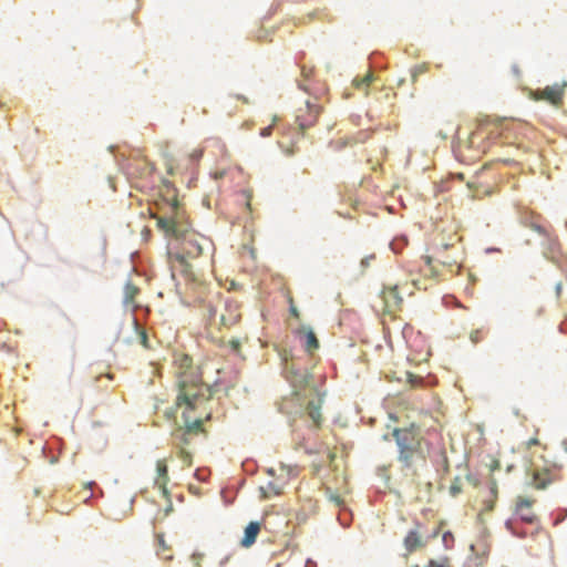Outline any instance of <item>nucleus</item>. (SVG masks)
<instances>
[{
    "mask_svg": "<svg viewBox=\"0 0 567 567\" xmlns=\"http://www.w3.org/2000/svg\"><path fill=\"white\" fill-rule=\"evenodd\" d=\"M282 373L293 391L278 402V411L288 417L295 450L303 446L307 434L321 426L323 394L315 383L313 374L288 355L282 354Z\"/></svg>",
    "mask_w": 567,
    "mask_h": 567,
    "instance_id": "nucleus-1",
    "label": "nucleus"
},
{
    "mask_svg": "<svg viewBox=\"0 0 567 567\" xmlns=\"http://www.w3.org/2000/svg\"><path fill=\"white\" fill-rule=\"evenodd\" d=\"M169 200V212L157 219V226L167 237L179 241L177 251L172 257V277L178 272L185 279H194L190 260L200 257L204 251L213 248L209 238L192 231L185 210L182 208L175 195Z\"/></svg>",
    "mask_w": 567,
    "mask_h": 567,
    "instance_id": "nucleus-2",
    "label": "nucleus"
},
{
    "mask_svg": "<svg viewBox=\"0 0 567 567\" xmlns=\"http://www.w3.org/2000/svg\"><path fill=\"white\" fill-rule=\"evenodd\" d=\"M210 391L208 385L204 383H187L186 381L179 382V393L176 398V408H171L165 412L167 420L176 419L177 409L185 406L181 415V423L176 422L173 429L172 444L174 447L186 449L189 446L194 439L199 434H205L204 421L200 417H190L189 410H194L197 402L208 399Z\"/></svg>",
    "mask_w": 567,
    "mask_h": 567,
    "instance_id": "nucleus-3",
    "label": "nucleus"
},
{
    "mask_svg": "<svg viewBox=\"0 0 567 567\" xmlns=\"http://www.w3.org/2000/svg\"><path fill=\"white\" fill-rule=\"evenodd\" d=\"M392 436L398 445V462L401 472L404 476H415L417 470L426 462L429 443L414 424L409 427L394 429Z\"/></svg>",
    "mask_w": 567,
    "mask_h": 567,
    "instance_id": "nucleus-4",
    "label": "nucleus"
},
{
    "mask_svg": "<svg viewBox=\"0 0 567 567\" xmlns=\"http://www.w3.org/2000/svg\"><path fill=\"white\" fill-rule=\"evenodd\" d=\"M321 110V105L317 102L307 100L305 106H301L296 111L295 122L302 134L316 124Z\"/></svg>",
    "mask_w": 567,
    "mask_h": 567,
    "instance_id": "nucleus-5",
    "label": "nucleus"
},
{
    "mask_svg": "<svg viewBox=\"0 0 567 567\" xmlns=\"http://www.w3.org/2000/svg\"><path fill=\"white\" fill-rule=\"evenodd\" d=\"M528 474L532 476V483L537 489H545L557 480L556 471H551L549 468L530 466L528 468Z\"/></svg>",
    "mask_w": 567,
    "mask_h": 567,
    "instance_id": "nucleus-6",
    "label": "nucleus"
},
{
    "mask_svg": "<svg viewBox=\"0 0 567 567\" xmlns=\"http://www.w3.org/2000/svg\"><path fill=\"white\" fill-rule=\"evenodd\" d=\"M241 305L236 299H227L225 301L224 312L220 315V324L225 328H230L231 326L239 322L241 318L240 312Z\"/></svg>",
    "mask_w": 567,
    "mask_h": 567,
    "instance_id": "nucleus-7",
    "label": "nucleus"
},
{
    "mask_svg": "<svg viewBox=\"0 0 567 567\" xmlns=\"http://www.w3.org/2000/svg\"><path fill=\"white\" fill-rule=\"evenodd\" d=\"M543 238V255L554 264H558L559 244L556 237H553L547 229L545 234L539 235Z\"/></svg>",
    "mask_w": 567,
    "mask_h": 567,
    "instance_id": "nucleus-8",
    "label": "nucleus"
},
{
    "mask_svg": "<svg viewBox=\"0 0 567 567\" xmlns=\"http://www.w3.org/2000/svg\"><path fill=\"white\" fill-rule=\"evenodd\" d=\"M519 223L532 230L536 231L538 235L545 234V227L542 225V217L533 212L524 210L519 215Z\"/></svg>",
    "mask_w": 567,
    "mask_h": 567,
    "instance_id": "nucleus-9",
    "label": "nucleus"
},
{
    "mask_svg": "<svg viewBox=\"0 0 567 567\" xmlns=\"http://www.w3.org/2000/svg\"><path fill=\"white\" fill-rule=\"evenodd\" d=\"M534 501L518 496L516 502V514L520 520L526 524H533L536 519L535 515L529 511Z\"/></svg>",
    "mask_w": 567,
    "mask_h": 567,
    "instance_id": "nucleus-10",
    "label": "nucleus"
},
{
    "mask_svg": "<svg viewBox=\"0 0 567 567\" xmlns=\"http://www.w3.org/2000/svg\"><path fill=\"white\" fill-rule=\"evenodd\" d=\"M169 482L168 466L166 460H158L156 463L155 485L162 491L164 496L168 495L167 483Z\"/></svg>",
    "mask_w": 567,
    "mask_h": 567,
    "instance_id": "nucleus-11",
    "label": "nucleus"
},
{
    "mask_svg": "<svg viewBox=\"0 0 567 567\" xmlns=\"http://www.w3.org/2000/svg\"><path fill=\"white\" fill-rule=\"evenodd\" d=\"M426 544L416 530H410L404 538V547L409 554L421 549Z\"/></svg>",
    "mask_w": 567,
    "mask_h": 567,
    "instance_id": "nucleus-12",
    "label": "nucleus"
},
{
    "mask_svg": "<svg viewBox=\"0 0 567 567\" xmlns=\"http://www.w3.org/2000/svg\"><path fill=\"white\" fill-rule=\"evenodd\" d=\"M542 99L549 101L554 105H559L563 100V86L558 84L546 86L542 91Z\"/></svg>",
    "mask_w": 567,
    "mask_h": 567,
    "instance_id": "nucleus-13",
    "label": "nucleus"
},
{
    "mask_svg": "<svg viewBox=\"0 0 567 567\" xmlns=\"http://www.w3.org/2000/svg\"><path fill=\"white\" fill-rule=\"evenodd\" d=\"M300 333L305 336L303 347L308 353L312 354L319 349V340L310 327H302Z\"/></svg>",
    "mask_w": 567,
    "mask_h": 567,
    "instance_id": "nucleus-14",
    "label": "nucleus"
},
{
    "mask_svg": "<svg viewBox=\"0 0 567 567\" xmlns=\"http://www.w3.org/2000/svg\"><path fill=\"white\" fill-rule=\"evenodd\" d=\"M260 532V525L257 522H251L248 524V526L245 528V535L241 539V546L243 547H250L255 542Z\"/></svg>",
    "mask_w": 567,
    "mask_h": 567,
    "instance_id": "nucleus-15",
    "label": "nucleus"
},
{
    "mask_svg": "<svg viewBox=\"0 0 567 567\" xmlns=\"http://www.w3.org/2000/svg\"><path fill=\"white\" fill-rule=\"evenodd\" d=\"M132 324H133L134 331L138 338L140 343L145 349H151L152 346L150 343V338H148L146 328L141 324V322L138 321V319L136 317H133Z\"/></svg>",
    "mask_w": 567,
    "mask_h": 567,
    "instance_id": "nucleus-16",
    "label": "nucleus"
},
{
    "mask_svg": "<svg viewBox=\"0 0 567 567\" xmlns=\"http://www.w3.org/2000/svg\"><path fill=\"white\" fill-rule=\"evenodd\" d=\"M140 289L132 282H127L124 288V302L126 305L134 302Z\"/></svg>",
    "mask_w": 567,
    "mask_h": 567,
    "instance_id": "nucleus-17",
    "label": "nucleus"
},
{
    "mask_svg": "<svg viewBox=\"0 0 567 567\" xmlns=\"http://www.w3.org/2000/svg\"><path fill=\"white\" fill-rule=\"evenodd\" d=\"M136 169L141 176L150 175L154 171V165L146 159L136 161Z\"/></svg>",
    "mask_w": 567,
    "mask_h": 567,
    "instance_id": "nucleus-18",
    "label": "nucleus"
},
{
    "mask_svg": "<svg viewBox=\"0 0 567 567\" xmlns=\"http://www.w3.org/2000/svg\"><path fill=\"white\" fill-rule=\"evenodd\" d=\"M408 245V238L405 236L395 237L390 243V248L394 254H399Z\"/></svg>",
    "mask_w": 567,
    "mask_h": 567,
    "instance_id": "nucleus-19",
    "label": "nucleus"
},
{
    "mask_svg": "<svg viewBox=\"0 0 567 567\" xmlns=\"http://www.w3.org/2000/svg\"><path fill=\"white\" fill-rule=\"evenodd\" d=\"M440 458L441 460H440V463L437 464L436 470L441 474V476L444 477L450 472V464H449V460H447L445 452L441 453Z\"/></svg>",
    "mask_w": 567,
    "mask_h": 567,
    "instance_id": "nucleus-20",
    "label": "nucleus"
},
{
    "mask_svg": "<svg viewBox=\"0 0 567 567\" xmlns=\"http://www.w3.org/2000/svg\"><path fill=\"white\" fill-rule=\"evenodd\" d=\"M373 81V75L368 73L363 78H355L353 84L357 89H367Z\"/></svg>",
    "mask_w": 567,
    "mask_h": 567,
    "instance_id": "nucleus-21",
    "label": "nucleus"
},
{
    "mask_svg": "<svg viewBox=\"0 0 567 567\" xmlns=\"http://www.w3.org/2000/svg\"><path fill=\"white\" fill-rule=\"evenodd\" d=\"M351 513L348 511V508H341L339 509V514H338V520L340 523V525L342 527H348L350 526V523H351Z\"/></svg>",
    "mask_w": 567,
    "mask_h": 567,
    "instance_id": "nucleus-22",
    "label": "nucleus"
},
{
    "mask_svg": "<svg viewBox=\"0 0 567 567\" xmlns=\"http://www.w3.org/2000/svg\"><path fill=\"white\" fill-rule=\"evenodd\" d=\"M177 449V456L182 460L183 464L185 466H190L193 463V455L190 452H188L186 449L176 447Z\"/></svg>",
    "mask_w": 567,
    "mask_h": 567,
    "instance_id": "nucleus-23",
    "label": "nucleus"
},
{
    "mask_svg": "<svg viewBox=\"0 0 567 567\" xmlns=\"http://www.w3.org/2000/svg\"><path fill=\"white\" fill-rule=\"evenodd\" d=\"M268 491H270L271 493H274V494L278 495V494H280V493H281V487H280V486H278L276 483L270 482V483L268 484V487H267V488H265V487H260L261 498H264V499L269 498Z\"/></svg>",
    "mask_w": 567,
    "mask_h": 567,
    "instance_id": "nucleus-24",
    "label": "nucleus"
},
{
    "mask_svg": "<svg viewBox=\"0 0 567 567\" xmlns=\"http://www.w3.org/2000/svg\"><path fill=\"white\" fill-rule=\"evenodd\" d=\"M505 526L507 530L511 532L514 536H517L519 538L526 536V532L517 529L516 524L512 519H507Z\"/></svg>",
    "mask_w": 567,
    "mask_h": 567,
    "instance_id": "nucleus-25",
    "label": "nucleus"
},
{
    "mask_svg": "<svg viewBox=\"0 0 567 567\" xmlns=\"http://www.w3.org/2000/svg\"><path fill=\"white\" fill-rule=\"evenodd\" d=\"M384 299L388 303L390 299H393L395 303L402 301V299L399 297L398 287H391L386 292H384Z\"/></svg>",
    "mask_w": 567,
    "mask_h": 567,
    "instance_id": "nucleus-26",
    "label": "nucleus"
},
{
    "mask_svg": "<svg viewBox=\"0 0 567 567\" xmlns=\"http://www.w3.org/2000/svg\"><path fill=\"white\" fill-rule=\"evenodd\" d=\"M462 492V480L461 477L456 476L450 486V494L455 497Z\"/></svg>",
    "mask_w": 567,
    "mask_h": 567,
    "instance_id": "nucleus-27",
    "label": "nucleus"
},
{
    "mask_svg": "<svg viewBox=\"0 0 567 567\" xmlns=\"http://www.w3.org/2000/svg\"><path fill=\"white\" fill-rule=\"evenodd\" d=\"M443 544L445 548H451L454 543V536L451 532H445L442 536Z\"/></svg>",
    "mask_w": 567,
    "mask_h": 567,
    "instance_id": "nucleus-28",
    "label": "nucleus"
},
{
    "mask_svg": "<svg viewBox=\"0 0 567 567\" xmlns=\"http://www.w3.org/2000/svg\"><path fill=\"white\" fill-rule=\"evenodd\" d=\"M329 499L338 507L339 509L344 508V502L340 495L330 494Z\"/></svg>",
    "mask_w": 567,
    "mask_h": 567,
    "instance_id": "nucleus-29",
    "label": "nucleus"
},
{
    "mask_svg": "<svg viewBox=\"0 0 567 567\" xmlns=\"http://www.w3.org/2000/svg\"><path fill=\"white\" fill-rule=\"evenodd\" d=\"M427 567H450V565H449V560L447 559H443L441 561L431 559L429 561V566Z\"/></svg>",
    "mask_w": 567,
    "mask_h": 567,
    "instance_id": "nucleus-30",
    "label": "nucleus"
},
{
    "mask_svg": "<svg viewBox=\"0 0 567 567\" xmlns=\"http://www.w3.org/2000/svg\"><path fill=\"white\" fill-rule=\"evenodd\" d=\"M470 339L474 344L478 343L482 339V331L480 329L472 331Z\"/></svg>",
    "mask_w": 567,
    "mask_h": 567,
    "instance_id": "nucleus-31",
    "label": "nucleus"
},
{
    "mask_svg": "<svg viewBox=\"0 0 567 567\" xmlns=\"http://www.w3.org/2000/svg\"><path fill=\"white\" fill-rule=\"evenodd\" d=\"M374 259H375V255H374V254H372V255H369V256L364 257V258L361 260V267H362V269H363V270H364V269H367V268L370 266L371 261H372V260H374Z\"/></svg>",
    "mask_w": 567,
    "mask_h": 567,
    "instance_id": "nucleus-32",
    "label": "nucleus"
},
{
    "mask_svg": "<svg viewBox=\"0 0 567 567\" xmlns=\"http://www.w3.org/2000/svg\"><path fill=\"white\" fill-rule=\"evenodd\" d=\"M495 501L496 499H494V498L484 501V509L486 512H492L494 509V506H495Z\"/></svg>",
    "mask_w": 567,
    "mask_h": 567,
    "instance_id": "nucleus-33",
    "label": "nucleus"
},
{
    "mask_svg": "<svg viewBox=\"0 0 567 567\" xmlns=\"http://www.w3.org/2000/svg\"><path fill=\"white\" fill-rule=\"evenodd\" d=\"M105 380H106V381H113V380H114V374H112V373H106V374H104V375H99V377L96 378V382H97V383H101V382H103V381H105Z\"/></svg>",
    "mask_w": 567,
    "mask_h": 567,
    "instance_id": "nucleus-34",
    "label": "nucleus"
},
{
    "mask_svg": "<svg viewBox=\"0 0 567 567\" xmlns=\"http://www.w3.org/2000/svg\"><path fill=\"white\" fill-rule=\"evenodd\" d=\"M274 126L269 125L260 130V136L268 137L272 134Z\"/></svg>",
    "mask_w": 567,
    "mask_h": 567,
    "instance_id": "nucleus-35",
    "label": "nucleus"
},
{
    "mask_svg": "<svg viewBox=\"0 0 567 567\" xmlns=\"http://www.w3.org/2000/svg\"><path fill=\"white\" fill-rule=\"evenodd\" d=\"M409 382L411 383L412 386H419L421 384V379L413 374H409Z\"/></svg>",
    "mask_w": 567,
    "mask_h": 567,
    "instance_id": "nucleus-36",
    "label": "nucleus"
},
{
    "mask_svg": "<svg viewBox=\"0 0 567 567\" xmlns=\"http://www.w3.org/2000/svg\"><path fill=\"white\" fill-rule=\"evenodd\" d=\"M489 491H491L493 498L496 499L497 498V485L494 480L491 481Z\"/></svg>",
    "mask_w": 567,
    "mask_h": 567,
    "instance_id": "nucleus-37",
    "label": "nucleus"
},
{
    "mask_svg": "<svg viewBox=\"0 0 567 567\" xmlns=\"http://www.w3.org/2000/svg\"><path fill=\"white\" fill-rule=\"evenodd\" d=\"M229 343H230V347H231V349H233L234 351H239V349H240V347H241V343H240V341H239L238 339H231V340L229 341Z\"/></svg>",
    "mask_w": 567,
    "mask_h": 567,
    "instance_id": "nucleus-38",
    "label": "nucleus"
},
{
    "mask_svg": "<svg viewBox=\"0 0 567 567\" xmlns=\"http://www.w3.org/2000/svg\"><path fill=\"white\" fill-rule=\"evenodd\" d=\"M301 74L305 79H308L311 74V70H308L306 66L301 68Z\"/></svg>",
    "mask_w": 567,
    "mask_h": 567,
    "instance_id": "nucleus-39",
    "label": "nucleus"
},
{
    "mask_svg": "<svg viewBox=\"0 0 567 567\" xmlns=\"http://www.w3.org/2000/svg\"><path fill=\"white\" fill-rule=\"evenodd\" d=\"M561 288H563L561 282H558V284L556 285V287H555L557 298H559V297H560Z\"/></svg>",
    "mask_w": 567,
    "mask_h": 567,
    "instance_id": "nucleus-40",
    "label": "nucleus"
},
{
    "mask_svg": "<svg viewBox=\"0 0 567 567\" xmlns=\"http://www.w3.org/2000/svg\"><path fill=\"white\" fill-rule=\"evenodd\" d=\"M200 156H202V151H195V152L192 154V158H193V161H198Z\"/></svg>",
    "mask_w": 567,
    "mask_h": 567,
    "instance_id": "nucleus-41",
    "label": "nucleus"
},
{
    "mask_svg": "<svg viewBox=\"0 0 567 567\" xmlns=\"http://www.w3.org/2000/svg\"><path fill=\"white\" fill-rule=\"evenodd\" d=\"M290 312H291V315H292L293 317L299 318V311H298V309H297L295 306H292V305H291V307H290Z\"/></svg>",
    "mask_w": 567,
    "mask_h": 567,
    "instance_id": "nucleus-42",
    "label": "nucleus"
},
{
    "mask_svg": "<svg viewBox=\"0 0 567 567\" xmlns=\"http://www.w3.org/2000/svg\"><path fill=\"white\" fill-rule=\"evenodd\" d=\"M305 567H317V564L312 559H307Z\"/></svg>",
    "mask_w": 567,
    "mask_h": 567,
    "instance_id": "nucleus-43",
    "label": "nucleus"
},
{
    "mask_svg": "<svg viewBox=\"0 0 567 567\" xmlns=\"http://www.w3.org/2000/svg\"><path fill=\"white\" fill-rule=\"evenodd\" d=\"M236 97H237L239 101H241V102H244V103H246V104H248V103H249V100H248L246 96H244V95L238 94V95H236Z\"/></svg>",
    "mask_w": 567,
    "mask_h": 567,
    "instance_id": "nucleus-44",
    "label": "nucleus"
},
{
    "mask_svg": "<svg viewBox=\"0 0 567 567\" xmlns=\"http://www.w3.org/2000/svg\"><path fill=\"white\" fill-rule=\"evenodd\" d=\"M499 468V462L498 461H494V464H493V467H492V471H495Z\"/></svg>",
    "mask_w": 567,
    "mask_h": 567,
    "instance_id": "nucleus-45",
    "label": "nucleus"
},
{
    "mask_svg": "<svg viewBox=\"0 0 567 567\" xmlns=\"http://www.w3.org/2000/svg\"><path fill=\"white\" fill-rule=\"evenodd\" d=\"M440 530H441V528H440V527H437V528L433 532L432 537H436V536L440 534Z\"/></svg>",
    "mask_w": 567,
    "mask_h": 567,
    "instance_id": "nucleus-46",
    "label": "nucleus"
},
{
    "mask_svg": "<svg viewBox=\"0 0 567 567\" xmlns=\"http://www.w3.org/2000/svg\"><path fill=\"white\" fill-rule=\"evenodd\" d=\"M99 386L102 388V389H107L106 382H103V384H102V382L99 383Z\"/></svg>",
    "mask_w": 567,
    "mask_h": 567,
    "instance_id": "nucleus-47",
    "label": "nucleus"
},
{
    "mask_svg": "<svg viewBox=\"0 0 567 567\" xmlns=\"http://www.w3.org/2000/svg\"><path fill=\"white\" fill-rule=\"evenodd\" d=\"M298 86H299V89L307 91V87L303 86V84L301 82L298 83Z\"/></svg>",
    "mask_w": 567,
    "mask_h": 567,
    "instance_id": "nucleus-48",
    "label": "nucleus"
},
{
    "mask_svg": "<svg viewBox=\"0 0 567 567\" xmlns=\"http://www.w3.org/2000/svg\"><path fill=\"white\" fill-rule=\"evenodd\" d=\"M164 185H165V187H167V188H169V187H171V183H169L168 181H165V182H164Z\"/></svg>",
    "mask_w": 567,
    "mask_h": 567,
    "instance_id": "nucleus-49",
    "label": "nucleus"
},
{
    "mask_svg": "<svg viewBox=\"0 0 567 567\" xmlns=\"http://www.w3.org/2000/svg\"><path fill=\"white\" fill-rule=\"evenodd\" d=\"M214 315H215V310L210 309V310H209V316L212 317V316H214Z\"/></svg>",
    "mask_w": 567,
    "mask_h": 567,
    "instance_id": "nucleus-50",
    "label": "nucleus"
},
{
    "mask_svg": "<svg viewBox=\"0 0 567 567\" xmlns=\"http://www.w3.org/2000/svg\"><path fill=\"white\" fill-rule=\"evenodd\" d=\"M268 473H269L270 475H274V470H272V468L268 470Z\"/></svg>",
    "mask_w": 567,
    "mask_h": 567,
    "instance_id": "nucleus-51",
    "label": "nucleus"
},
{
    "mask_svg": "<svg viewBox=\"0 0 567 567\" xmlns=\"http://www.w3.org/2000/svg\"><path fill=\"white\" fill-rule=\"evenodd\" d=\"M563 444L565 446V451L567 452V442L565 441Z\"/></svg>",
    "mask_w": 567,
    "mask_h": 567,
    "instance_id": "nucleus-52",
    "label": "nucleus"
},
{
    "mask_svg": "<svg viewBox=\"0 0 567 567\" xmlns=\"http://www.w3.org/2000/svg\"><path fill=\"white\" fill-rule=\"evenodd\" d=\"M537 443V440H532L530 441V444H536Z\"/></svg>",
    "mask_w": 567,
    "mask_h": 567,
    "instance_id": "nucleus-53",
    "label": "nucleus"
}]
</instances>
